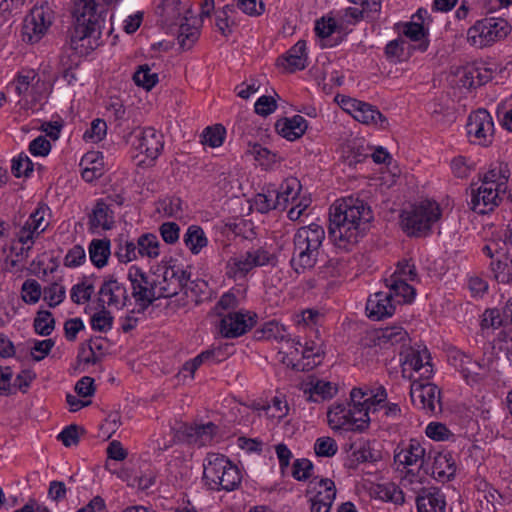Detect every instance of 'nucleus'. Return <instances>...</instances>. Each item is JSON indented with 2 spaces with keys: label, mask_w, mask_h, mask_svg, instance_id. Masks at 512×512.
<instances>
[{
  "label": "nucleus",
  "mask_w": 512,
  "mask_h": 512,
  "mask_svg": "<svg viewBox=\"0 0 512 512\" xmlns=\"http://www.w3.org/2000/svg\"><path fill=\"white\" fill-rule=\"evenodd\" d=\"M162 279L158 281L159 293L155 294V280L139 268L130 267V283L135 306L130 313L144 312L156 298H170L179 294L191 277L190 271L177 260L170 259L160 265Z\"/></svg>",
  "instance_id": "obj_1"
},
{
  "label": "nucleus",
  "mask_w": 512,
  "mask_h": 512,
  "mask_svg": "<svg viewBox=\"0 0 512 512\" xmlns=\"http://www.w3.org/2000/svg\"><path fill=\"white\" fill-rule=\"evenodd\" d=\"M372 220L373 212L366 202L343 198L330 208L329 237L336 247L349 251L365 235Z\"/></svg>",
  "instance_id": "obj_2"
},
{
  "label": "nucleus",
  "mask_w": 512,
  "mask_h": 512,
  "mask_svg": "<svg viewBox=\"0 0 512 512\" xmlns=\"http://www.w3.org/2000/svg\"><path fill=\"white\" fill-rule=\"evenodd\" d=\"M119 0H73V26L69 31L70 48L88 54L98 46L101 35V14L109 2Z\"/></svg>",
  "instance_id": "obj_3"
},
{
  "label": "nucleus",
  "mask_w": 512,
  "mask_h": 512,
  "mask_svg": "<svg viewBox=\"0 0 512 512\" xmlns=\"http://www.w3.org/2000/svg\"><path fill=\"white\" fill-rule=\"evenodd\" d=\"M350 403L335 404L328 413V423L333 430L363 432L369 427L370 402L369 389L353 388L350 392Z\"/></svg>",
  "instance_id": "obj_4"
},
{
  "label": "nucleus",
  "mask_w": 512,
  "mask_h": 512,
  "mask_svg": "<svg viewBox=\"0 0 512 512\" xmlns=\"http://www.w3.org/2000/svg\"><path fill=\"white\" fill-rule=\"evenodd\" d=\"M203 481L210 490L230 492L241 484L242 473L226 456L209 453L203 464Z\"/></svg>",
  "instance_id": "obj_5"
},
{
  "label": "nucleus",
  "mask_w": 512,
  "mask_h": 512,
  "mask_svg": "<svg viewBox=\"0 0 512 512\" xmlns=\"http://www.w3.org/2000/svg\"><path fill=\"white\" fill-rule=\"evenodd\" d=\"M441 210L435 201L425 200L401 212V226L408 236L426 234L439 220Z\"/></svg>",
  "instance_id": "obj_6"
},
{
  "label": "nucleus",
  "mask_w": 512,
  "mask_h": 512,
  "mask_svg": "<svg viewBox=\"0 0 512 512\" xmlns=\"http://www.w3.org/2000/svg\"><path fill=\"white\" fill-rule=\"evenodd\" d=\"M130 145L138 152L131 155L134 160L140 155L145 156L144 159L138 160L137 165L151 166L163 150V135L152 127H137L130 131Z\"/></svg>",
  "instance_id": "obj_7"
},
{
  "label": "nucleus",
  "mask_w": 512,
  "mask_h": 512,
  "mask_svg": "<svg viewBox=\"0 0 512 512\" xmlns=\"http://www.w3.org/2000/svg\"><path fill=\"white\" fill-rule=\"evenodd\" d=\"M276 263L277 257L268 249L264 247L251 248L229 259L226 266V275L235 280L241 279L256 267L275 266Z\"/></svg>",
  "instance_id": "obj_8"
},
{
  "label": "nucleus",
  "mask_w": 512,
  "mask_h": 512,
  "mask_svg": "<svg viewBox=\"0 0 512 512\" xmlns=\"http://www.w3.org/2000/svg\"><path fill=\"white\" fill-rule=\"evenodd\" d=\"M511 31L509 23L502 18H485L477 21L467 31L468 42L483 48L505 38Z\"/></svg>",
  "instance_id": "obj_9"
},
{
  "label": "nucleus",
  "mask_w": 512,
  "mask_h": 512,
  "mask_svg": "<svg viewBox=\"0 0 512 512\" xmlns=\"http://www.w3.org/2000/svg\"><path fill=\"white\" fill-rule=\"evenodd\" d=\"M53 20L54 11L48 3L33 7L24 19L22 40L29 44L38 43L48 32Z\"/></svg>",
  "instance_id": "obj_10"
},
{
  "label": "nucleus",
  "mask_w": 512,
  "mask_h": 512,
  "mask_svg": "<svg viewBox=\"0 0 512 512\" xmlns=\"http://www.w3.org/2000/svg\"><path fill=\"white\" fill-rule=\"evenodd\" d=\"M408 377L412 380L410 397L413 405L431 416L440 414L443 410L441 390L431 382L417 380L412 374Z\"/></svg>",
  "instance_id": "obj_11"
},
{
  "label": "nucleus",
  "mask_w": 512,
  "mask_h": 512,
  "mask_svg": "<svg viewBox=\"0 0 512 512\" xmlns=\"http://www.w3.org/2000/svg\"><path fill=\"white\" fill-rule=\"evenodd\" d=\"M400 362L404 377L410 371L417 374V380L421 381L429 380L434 374L430 352L426 346L416 345L405 348L400 353Z\"/></svg>",
  "instance_id": "obj_12"
},
{
  "label": "nucleus",
  "mask_w": 512,
  "mask_h": 512,
  "mask_svg": "<svg viewBox=\"0 0 512 512\" xmlns=\"http://www.w3.org/2000/svg\"><path fill=\"white\" fill-rule=\"evenodd\" d=\"M417 270L411 260L399 261L393 274L384 280L385 287L396 291L397 296H402V301H413L416 295L415 288L409 281L417 279Z\"/></svg>",
  "instance_id": "obj_13"
},
{
  "label": "nucleus",
  "mask_w": 512,
  "mask_h": 512,
  "mask_svg": "<svg viewBox=\"0 0 512 512\" xmlns=\"http://www.w3.org/2000/svg\"><path fill=\"white\" fill-rule=\"evenodd\" d=\"M386 290L378 291L369 296L366 302V313L368 318L379 321L387 317H391L396 306L411 301H402V296H397L396 291L385 287Z\"/></svg>",
  "instance_id": "obj_14"
},
{
  "label": "nucleus",
  "mask_w": 512,
  "mask_h": 512,
  "mask_svg": "<svg viewBox=\"0 0 512 512\" xmlns=\"http://www.w3.org/2000/svg\"><path fill=\"white\" fill-rule=\"evenodd\" d=\"M466 130L471 143L489 146L494 137V123L489 112L485 109L472 112L468 117Z\"/></svg>",
  "instance_id": "obj_15"
},
{
  "label": "nucleus",
  "mask_w": 512,
  "mask_h": 512,
  "mask_svg": "<svg viewBox=\"0 0 512 512\" xmlns=\"http://www.w3.org/2000/svg\"><path fill=\"white\" fill-rule=\"evenodd\" d=\"M428 454L424 445L415 438L407 442H401L394 450V462L399 466L417 467L418 471L423 470L428 474Z\"/></svg>",
  "instance_id": "obj_16"
},
{
  "label": "nucleus",
  "mask_w": 512,
  "mask_h": 512,
  "mask_svg": "<svg viewBox=\"0 0 512 512\" xmlns=\"http://www.w3.org/2000/svg\"><path fill=\"white\" fill-rule=\"evenodd\" d=\"M256 314L237 311L228 312L220 323V332L225 338H237L249 331L256 323Z\"/></svg>",
  "instance_id": "obj_17"
},
{
  "label": "nucleus",
  "mask_w": 512,
  "mask_h": 512,
  "mask_svg": "<svg viewBox=\"0 0 512 512\" xmlns=\"http://www.w3.org/2000/svg\"><path fill=\"white\" fill-rule=\"evenodd\" d=\"M432 460L431 465H428V473L440 482H448L455 477L457 466L453 455L450 452L439 451L429 452L428 459Z\"/></svg>",
  "instance_id": "obj_18"
},
{
  "label": "nucleus",
  "mask_w": 512,
  "mask_h": 512,
  "mask_svg": "<svg viewBox=\"0 0 512 512\" xmlns=\"http://www.w3.org/2000/svg\"><path fill=\"white\" fill-rule=\"evenodd\" d=\"M409 341L408 332L401 326H389L379 330L367 332L363 338L364 345H378L387 347L388 345L402 344Z\"/></svg>",
  "instance_id": "obj_19"
},
{
  "label": "nucleus",
  "mask_w": 512,
  "mask_h": 512,
  "mask_svg": "<svg viewBox=\"0 0 512 512\" xmlns=\"http://www.w3.org/2000/svg\"><path fill=\"white\" fill-rule=\"evenodd\" d=\"M501 194L504 193L499 188L479 185L477 188H472L470 207L478 214L489 213L501 202Z\"/></svg>",
  "instance_id": "obj_20"
},
{
  "label": "nucleus",
  "mask_w": 512,
  "mask_h": 512,
  "mask_svg": "<svg viewBox=\"0 0 512 512\" xmlns=\"http://www.w3.org/2000/svg\"><path fill=\"white\" fill-rule=\"evenodd\" d=\"M346 104L348 106L347 110L355 120L366 125H374L380 128L386 127L387 119L377 107L356 99H349Z\"/></svg>",
  "instance_id": "obj_21"
},
{
  "label": "nucleus",
  "mask_w": 512,
  "mask_h": 512,
  "mask_svg": "<svg viewBox=\"0 0 512 512\" xmlns=\"http://www.w3.org/2000/svg\"><path fill=\"white\" fill-rule=\"evenodd\" d=\"M180 433L183 440L188 444L203 447L213 441L218 433V426L213 422H207L205 424H185L181 427Z\"/></svg>",
  "instance_id": "obj_22"
},
{
  "label": "nucleus",
  "mask_w": 512,
  "mask_h": 512,
  "mask_svg": "<svg viewBox=\"0 0 512 512\" xmlns=\"http://www.w3.org/2000/svg\"><path fill=\"white\" fill-rule=\"evenodd\" d=\"M293 253L290 260L292 269L297 273H304L313 268L317 262L320 250L301 243H293Z\"/></svg>",
  "instance_id": "obj_23"
},
{
  "label": "nucleus",
  "mask_w": 512,
  "mask_h": 512,
  "mask_svg": "<svg viewBox=\"0 0 512 512\" xmlns=\"http://www.w3.org/2000/svg\"><path fill=\"white\" fill-rule=\"evenodd\" d=\"M448 361L462 374L467 382L478 380L481 365L464 352L452 349L448 354Z\"/></svg>",
  "instance_id": "obj_24"
},
{
  "label": "nucleus",
  "mask_w": 512,
  "mask_h": 512,
  "mask_svg": "<svg viewBox=\"0 0 512 512\" xmlns=\"http://www.w3.org/2000/svg\"><path fill=\"white\" fill-rule=\"evenodd\" d=\"M319 490L311 498V512H329L336 497L335 483L328 478L320 479Z\"/></svg>",
  "instance_id": "obj_25"
},
{
  "label": "nucleus",
  "mask_w": 512,
  "mask_h": 512,
  "mask_svg": "<svg viewBox=\"0 0 512 512\" xmlns=\"http://www.w3.org/2000/svg\"><path fill=\"white\" fill-rule=\"evenodd\" d=\"M418 512H445L446 500L440 489L423 488L416 498Z\"/></svg>",
  "instance_id": "obj_26"
},
{
  "label": "nucleus",
  "mask_w": 512,
  "mask_h": 512,
  "mask_svg": "<svg viewBox=\"0 0 512 512\" xmlns=\"http://www.w3.org/2000/svg\"><path fill=\"white\" fill-rule=\"evenodd\" d=\"M107 459L105 469L116 475L119 479L126 481L128 479V470L119 467V462L126 459L128 453L118 440H113L106 449Z\"/></svg>",
  "instance_id": "obj_27"
},
{
  "label": "nucleus",
  "mask_w": 512,
  "mask_h": 512,
  "mask_svg": "<svg viewBox=\"0 0 512 512\" xmlns=\"http://www.w3.org/2000/svg\"><path fill=\"white\" fill-rule=\"evenodd\" d=\"M99 294V302L102 307L107 304L108 306L119 309L126 303V288L114 279L104 282L100 288Z\"/></svg>",
  "instance_id": "obj_28"
},
{
  "label": "nucleus",
  "mask_w": 512,
  "mask_h": 512,
  "mask_svg": "<svg viewBox=\"0 0 512 512\" xmlns=\"http://www.w3.org/2000/svg\"><path fill=\"white\" fill-rule=\"evenodd\" d=\"M307 127L306 119L300 115H294L291 118H281L275 123L277 133L289 141L299 139L306 132Z\"/></svg>",
  "instance_id": "obj_29"
},
{
  "label": "nucleus",
  "mask_w": 512,
  "mask_h": 512,
  "mask_svg": "<svg viewBox=\"0 0 512 512\" xmlns=\"http://www.w3.org/2000/svg\"><path fill=\"white\" fill-rule=\"evenodd\" d=\"M277 63L289 72L305 69L307 66L306 42L299 40L287 51L286 56L278 59Z\"/></svg>",
  "instance_id": "obj_30"
},
{
  "label": "nucleus",
  "mask_w": 512,
  "mask_h": 512,
  "mask_svg": "<svg viewBox=\"0 0 512 512\" xmlns=\"http://www.w3.org/2000/svg\"><path fill=\"white\" fill-rule=\"evenodd\" d=\"M325 239V230L321 225L312 223L300 227L294 234L293 243H301L304 246L319 249Z\"/></svg>",
  "instance_id": "obj_31"
},
{
  "label": "nucleus",
  "mask_w": 512,
  "mask_h": 512,
  "mask_svg": "<svg viewBox=\"0 0 512 512\" xmlns=\"http://www.w3.org/2000/svg\"><path fill=\"white\" fill-rule=\"evenodd\" d=\"M300 347H302L301 343L295 342L293 339H290L289 341H286L284 345H281L279 347V354L283 355V363L296 370L309 369L319 363V361L316 362L315 360H313L312 363H301Z\"/></svg>",
  "instance_id": "obj_32"
},
{
  "label": "nucleus",
  "mask_w": 512,
  "mask_h": 512,
  "mask_svg": "<svg viewBox=\"0 0 512 512\" xmlns=\"http://www.w3.org/2000/svg\"><path fill=\"white\" fill-rule=\"evenodd\" d=\"M109 205L102 199L98 200L89 215V230L95 232L98 228L109 230L113 225V216Z\"/></svg>",
  "instance_id": "obj_33"
},
{
  "label": "nucleus",
  "mask_w": 512,
  "mask_h": 512,
  "mask_svg": "<svg viewBox=\"0 0 512 512\" xmlns=\"http://www.w3.org/2000/svg\"><path fill=\"white\" fill-rule=\"evenodd\" d=\"M512 244V229L510 225H503L497 231L495 238L484 247V251L488 256L493 257L494 254L501 258L502 253L507 254L508 246Z\"/></svg>",
  "instance_id": "obj_34"
},
{
  "label": "nucleus",
  "mask_w": 512,
  "mask_h": 512,
  "mask_svg": "<svg viewBox=\"0 0 512 512\" xmlns=\"http://www.w3.org/2000/svg\"><path fill=\"white\" fill-rule=\"evenodd\" d=\"M160 243L156 235L147 233L143 234L139 237L137 241V246H134L130 243V261L132 260V256L136 257V252L140 256H146L148 258H156L158 257L160 251Z\"/></svg>",
  "instance_id": "obj_35"
},
{
  "label": "nucleus",
  "mask_w": 512,
  "mask_h": 512,
  "mask_svg": "<svg viewBox=\"0 0 512 512\" xmlns=\"http://www.w3.org/2000/svg\"><path fill=\"white\" fill-rule=\"evenodd\" d=\"M302 186L297 178L290 177L285 179L279 188L275 190L276 196L281 203L282 210H286L289 204H294L301 192Z\"/></svg>",
  "instance_id": "obj_36"
},
{
  "label": "nucleus",
  "mask_w": 512,
  "mask_h": 512,
  "mask_svg": "<svg viewBox=\"0 0 512 512\" xmlns=\"http://www.w3.org/2000/svg\"><path fill=\"white\" fill-rule=\"evenodd\" d=\"M91 262L102 268L107 264L110 256V241L107 239H93L88 247Z\"/></svg>",
  "instance_id": "obj_37"
},
{
  "label": "nucleus",
  "mask_w": 512,
  "mask_h": 512,
  "mask_svg": "<svg viewBox=\"0 0 512 512\" xmlns=\"http://www.w3.org/2000/svg\"><path fill=\"white\" fill-rule=\"evenodd\" d=\"M183 241L191 253L195 255L200 253V251L208 244V239L204 230L197 225H191L187 228L186 233L183 236Z\"/></svg>",
  "instance_id": "obj_38"
},
{
  "label": "nucleus",
  "mask_w": 512,
  "mask_h": 512,
  "mask_svg": "<svg viewBox=\"0 0 512 512\" xmlns=\"http://www.w3.org/2000/svg\"><path fill=\"white\" fill-rule=\"evenodd\" d=\"M179 5L178 0H164L162 4L157 7V13L161 17L163 25L172 26L177 24L182 14Z\"/></svg>",
  "instance_id": "obj_39"
},
{
  "label": "nucleus",
  "mask_w": 512,
  "mask_h": 512,
  "mask_svg": "<svg viewBox=\"0 0 512 512\" xmlns=\"http://www.w3.org/2000/svg\"><path fill=\"white\" fill-rule=\"evenodd\" d=\"M380 457V453L372 449L368 441H364L361 442L359 446L352 451L350 455V462L351 466L355 467L362 463L376 462L380 459Z\"/></svg>",
  "instance_id": "obj_40"
},
{
  "label": "nucleus",
  "mask_w": 512,
  "mask_h": 512,
  "mask_svg": "<svg viewBox=\"0 0 512 512\" xmlns=\"http://www.w3.org/2000/svg\"><path fill=\"white\" fill-rule=\"evenodd\" d=\"M495 279L500 283H509L512 281V258L502 253L501 258H497L491 263Z\"/></svg>",
  "instance_id": "obj_41"
},
{
  "label": "nucleus",
  "mask_w": 512,
  "mask_h": 512,
  "mask_svg": "<svg viewBox=\"0 0 512 512\" xmlns=\"http://www.w3.org/2000/svg\"><path fill=\"white\" fill-rule=\"evenodd\" d=\"M376 493L381 500L392 502L396 505H402L405 501L403 491L392 482L378 484Z\"/></svg>",
  "instance_id": "obj_42"
},
{
  "label": "nucleus",
  "mask_w": 512,
  "mask_h": 512,
  "mask_svg": "<svg viewBox=\"0 0 512 512\" xmlns=\"http://www.w3.org/2000/svg\"><path fill=\"white\" fill-rule=\"evenodd\" d=\"M507 181L508 177L505 175L503 169L499 166L493 167L485 172L481 178L480 185L491 188H499L500 191L505 193L507 189Z\"/></svg>",
  "instance_id": "obj_43"
},
{
  "label": "nucleus",
  "mask_w": 512,
  "mask_h": 512,
  "mask_svg": "<svg viewBox=\"0 0 512 512\" xmlns=\"http://www.w3.org/2000/svg\"><path fill=\"white\" fill-rule=\"evenodd\" d=\"M132 79L137 86L147 91H150L159 81L158 74L151 72L148 64L140 65L134 72Z\"/></svg>",
  "instance_id": "obj_44"
},
{
  "label": "nucleus",
  "mask_w": 512,
  "mask_h": 512,
  "mask_svg": "<svg viewBox=\"0 0 512 512\" xmlns=\"http://www.w3.org/2000/svg\"><path fill=\"white\" fill-rule=\"evenodd\" d=\"M275 190H268L266 193H259L255 196L254 205L260 213H267L271 210H282Z\"/></svg>",
  "instance_id": "obj_45"
},
{
  "label": "nucleus",
  "mask_w": 512,
  "mask_h": 512,
  "mask_svg": "<svg viewBox=\"0 0 512 512\" xmlns=\"http://www.w3.org/2000/svg\"><path fill=\"white\" fill-rule=\"evenodd\" d=\"M226 129L221 124L206 127L202 132V143L212 148L220 147L225 139Z\"/></svg>",
  "instance_id": "obj_46"
},
{
  "label": "nucleus",
  "mask_w": 512,
  "mask_h": 512,
  "mask_svg": "<svg viewBox=\"0 0 512 512\" xmlns=\"http://www.w3.org/2000/svg\"><path fill=\"white\" fill-rule=\"evenodd\" d=\"M34 330L41 336H49L55 327V319L48 310H39L33 323Z\"/></svg>",
  "instance_id": "obj_47"
},
{
  "label": "nucleus",
  "mask_w": 512,
  "mask_h": 512,
  "mask_svg": "<svg viewBox=\"0 0 512 512\" xmlns=\"http://www.w3.org/2000/svg\"><path fill=\"white\" fill-rule=\"evenodd\" d=\"M337 392V388L330 382L317 380L310 389L309 401L320 402L332 398Z\"/></svg>",
  "instance_id": "obj_48"
},
{
  "label": "nucleus",
  "mask_w": 512,
  "mask_h": 512,
  "mask_svg": "<svg viewBox=\"0 0 512 512\" xmlns=\"http://www.w3.org/2000/svg\"><path fill=\"white\" fill-rule=\"evenodd\" d=\"M200 36V31L188 24L181 23L178 29V43L183 50H189Z\"/></svg>",
  "instance_id": "obj_49"
},
{
  "label": "nucleus",
  "mask_w": 512,
  "mask_h": 512,
  "mask_svg": "<svg viewBox=\"0 0 512 512\" xmlns=\"http://www.w3.org/2000/svg\"><path fill=\"white\" fill-rule=\"evenodd\" d=\"M482 328H499L501 326L506 327V317H505V307L503 308L502 312L496 308L494 309H487L483 313V318L481 321Z\"/></svg>",
  "instance_id": "obj_50"
},
{
  "label": "nucleus",
  "mask_w": 512,
  "mask_h": 512,
  "mask_svg": "<svg viewBox=\"0 0 512 512\" xmlns=\"http://www.w3.org/2000/svg\"><path fill=\"white\" fill-rule=\"evenodd\" d=\"M33 168V162L25 153H20L12 160L11 171L16 178L29 177Z\"/></svg>",
  "instance_id": "obj_51"
},
{
  "label": "nucleus",
  "mask_w": 512,
  "mask_h": 512,
  "mask_svg": "<svg viewBox=\"0 0 512 512\" xmlns=\"http://www.w3.org/2000/svg\"><path fill=\"white\" fill-rule=\"evenodd\" d=\"M264 410L267 417L281 420L288 414L289 407L286 400L276 396L264 407Z\"/></svg>",
  "instance_id": "obj_52"
},
{
  "label": "nucleus",
  "mask_w": 512,
  "mask_h": 512,
  "mask_svg": "<svg viewBox=\"0 0 512 512\" xmlns=\"http://www.w3.org/2000/svg\"><path fill=\"white\" fill-rule=\"evenodd\" d=\"M22 300L27 304H35L39 301L42 290L41 285L34 279H27L22 284Z\"/></svg>",
  "instance_id": "obj_53"
},
{
  "label": "nucleus",
  "mask_w": 512,
  "mask_h": 512,
  "mask_svg": "<svg viewBox=\"0 0 512 512\" xmlns=\"http://www.w3.org/2000/svg\"><path fill=\"white\" fill-rule=\"evenodd\" d=\"M107 133V124L103 119L97 118L91 122L90 128L83 135L84 140L98 143L104 139Z\"/></svg>",
  "instance_id": "obj_54"
},
{
  "label": "nucleus",
  "mask_w": 512,
  "mask_h": 512,
  "mask_svg": "<svg viewBox=\"0 0 512 512\" xmlns=\"http://www.w3.org/2000/svg\"><path fill=\"white\" fill-rule=\"evenodd\" d=\"M65 295V287L56 282L44 288V300L47 301L48 306L51 308L62 303L65 299Z\"/></svg>",
  "instance_id": "obj_55"
},
{
  "label": "nucleus",
  "mask_w": 512,
  "mask_h": 512,
  "mask_svg": "<svg viewBox=\"0 0 512 512\" xmlns=\"http://www.w3.org/2000/svg\"><path fill=\"white\" fill-rule=\"evenodd\" d=\"M313 464L306 458L296 459L292 465V477L298 481L308 480L313 471Z\"/></svg>",
  "instance_id": "obj_56"
},
{
  "label": "nucleus",
  "mask_w": 512,
  "mask_h": 512,
  "mask_svg": "<svg viewBox=\"0 0 512 512\" xmlns=\"http://www.w3.org/2000/svg\"><path fill=\"white\" fill-rule=\"evenodd\" d=\"M314 451L320 457H332L338 451L336 441L331 437H320L314 444Z\"/></svg>",
  "instance_id": "obj_57"
},
{
  "label": "nucleus",
  "mask_w": 512,
  "mask_h": 512,
  "mask_svg": "<svg viewBox=\"0 0 512 512\" xmlns=\"http://www.w3.org/2000/svg\"><path fill=\"white\" fill-rule=\"evenodd\" d=\"M93 292L94 286L92 284L81 282L71 288L70 297L75 304H82L90 300Z\"/></svg>",
  "instance_id": "obj_58"
},
{
  "label": "nucleus",
  "mask_w": 512,
  "mask_h": 512,
  "mask_svg": "<svg viewBox=\"0 0 512 512\" xmlns=\"http://www.w3.org/2000/svg\"><path fill=\"white\" fill-rule=\"evenodd\" d=\"M239 304L240 300L237 294L233 290H230L220 297L214 309L217 315L222 316L223 311L234 310Z\"/></svg>",
  "instance_id": "obj_59"
},
{
  "label": "nucleus",
  "mask_w": 512,
  "mask_h": 512,
  "mask_svg": "<svg viewBox=\"0 0 512 512\" xmlns=\"http://www.w3.org/2000/svg\"><path fill=\"white\" fill-rule=\"evenodd\" d=\"M48 211L49 208L47 206H39L26 221V223L38 234L45 231L48 226V222H45V215Z\"/></svg>",
  "instance_id": "obj_60"
},
{
  "label": "nucleus",
  "mask_w": 512,
  "mask_h": 512,
  "mask_svg": "<svg viewBox=\"0 0 512 512\" xmlns=\"http://www.w3.org/2000/svg\"><path fill=\"white\" fill-rule=\"evenodd\" d=\"M459 82L465 88H476V65L475 63L459 67L456 71Z\"/></svg>",
  "instance_id": "obj_61"
},
{
  "label": "nucleus",
  "mask_w": 512,
  "mask_h": 512,
  "mask_svg": "<svg viewBox=\"0 0 512 512\" xmlns=\"http://www.w3.org/2000/svg\"><path fill=\"white\" fill-rule=\"evenodd\" d=\"M248 153L251 154L260 165L267 166L274 163L276 160V154L272 153L260 144H253L249 147Z\"/></svg>",
  "instance_id": "obj_62"
},
{
  "label": "nucleus",
  "mask_w": 512,
  "mask_h": 512,
  "mask_svg": "<svg viewBox=\"0 0 512 512\" xmlns=\"http://www.w3.org/2000/svg\"><path fill=\"white\" fill-rule=\"evenodd\" d=\"M160 235L167 244H175L179 240L180 227L175 222H164L159 227Z\"/></svg>",
  "instance_id": "obj_63"
},
{
  "label": "nucleus",
  "mask_w": 512,
  "mask_h": 512,
  "mask_svg": "<svg viewBox=\"0 0 512 512\" xmlns=\"http://www.w3.org/2000/svg\"><path fill=\"white\" fill-rule=\"evenodd\" d=\"M425 433L427 437L436 441H444L452 436L451 431L446 427V425L439 422L429 423L426 427Z\"/></svg>",
  "instance_id": "obj_64"
}]
</instances>
